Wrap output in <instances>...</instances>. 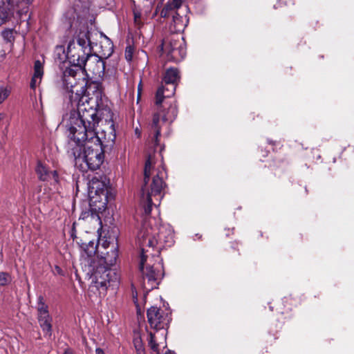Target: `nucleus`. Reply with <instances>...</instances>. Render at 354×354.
<instances>
[{"instance_id":"22","label":"nucleus","mask_w":354,"mask_h":354,"mask_svg":"<svg viewBox=\"0 0 354 354\" xmlns=\"http://www.w3.org/2000/svg\"><path fill=\"white\" fill-rule=\"evenodd\" d=\"M15 26L13 28H5L1 32V36L6 43L13 44L15 39Z\"/></svg>"},{"instance_id":"40","label":"nucleus","mask_w":354,"mask_h":354,"mask_svg":"<svg viewBox=\"0 0 354 354\" xmlns=\"http://www.w3.org/2000/svg\"><path fill=\"white\" fill-rule=\"evenodd\" d=\"M88 215V212H82L80 216V219H84Z\"/></svg>"},{"instance_id":"45","label":"nucleus","mask_w":354,"mask_h":354,"mask_svg":"<svg viewBox=\"0 0 354 354\" xmlns=\"http://www.w3.org/2000/svg\"><path fill=\"white\" fill-rule=\"evenodd\" d=\"M165 354H176V353L174 351H170V350H167Z\"/></svg>"},{"instance_id":"5","label":"nucleus","mask_w":354,"mask_h":354,"mask_svg":"<svg viewBox=\"0 0 354 354\" xmlns=\"http://www.w3.org/2000/svg\"><path fill=\"white\" fill-rule=\"evenodd\" d=\"M153 164L154 154L153 153L149 152L144 168V185L141 188L140 204L137 209L138 213L145 217V218L151 214L153 206H156L152 201L151 197L159 196L163 187L165 185L162 178L160 176L162 174V171H158L153 176L150 190L147 188V185L150 180L151 169Z\"/></svg>"},{"instance_id":"12","label":"nucleus","mask_w":354,"mask_h":354,"mask_svg":"<svg viewBox=\"0 0 354 354\" xmlns=\"http://www.w3.org/2000/svg\"><path fill=\"white\" fill-rule=\"evenodd\" d=\"M23 1L29 3L30 0H7V3L3 0L0 1V26L10 22L14 23L15 11L13 6Z\"/></svg>"},{"instance_id":"32","label":"nucleus","mask_w":354,"mask_h":354,"mask_svg":"<svg viewBox=\"0 0 354 354\" xmlns=\"http://www.w3.org/2000/svg\"><path fill=\"white\" fill-rule=\"evenodd\" d=\"M166 97V94L165 95V86L161 84L156 93V104L157 105H160L163 102L164 98Z\"/></svg>"},{"instance_id":"26","label":"nucleus","mask_w":354,"mask_h":354,"mask_svg":"<svg viewBox=\"0 0 354 354\" xmlns=\"http://www.w3.org/2000/svg\"><path fill=\"white\" fill-rule=\"evenodd\" d=\"M89 205L93 210L102 211L105 209L106 207H101L100 205L101 204L100 196L89 194Z\"/></svg>"},{"instance_id":"46","label":"nucleus","mask_w":354,"mask_h":354,"mask_svg":"<svg viewBox=\"0 0 354 354\" xmlns=\"http://www.w3.org/2000/svg\"><path fill=\"white\" fill-rule=\"evenodd\" d=\"M305 192H306V195H307L308 193V189L306 187H305Z\"/></svg>"},{"instance_id":"35","label":"nucleus","mask_w":354,"mask_h":354,"mask_svg":"<svg viewBox=\"0 0 354 354\" xmlns=\"http://www.w3.org/2000/svg\"><path fill=\"white\" fill-rule=\"evenodd\" d=\"M49 180H51L53 179L54 180L55 183H57L59 182V176H58V174H57V171L54 170V171H50V174H49Z\"/></svg>"},{"instance_id":"17","label":"nucleus","mask_w":354,"mask_h":354,"mask_svg":"<svg viewBox=\"0 0 354 354\" xmlns=\"http://www.w3.org/2000/svg\"><path fill=\"white\" fill-rule=\"evenodd\" d=\"M183 2L184 0H169L162 8L160 16L163 18H167L176 15V13H178L177 10L182 6Z\"/></svg>"},{"instance_id":"39","label":"nucleus","mask_w":354,"mask_h":354,"mask_svg":"<svg viewBox=\"0 0 354 354\" xmlns=\"http://www.w3.org/2000/svg\"><path fill=\"white\" fill-rule=\"evenodd\" d=\"M267 142H268V144H270L271 145H276L278 143L277 141L272 140L269 139V138L267 140Z\"/></svg>"},{"instance_id":"13","label":"nucleus","mask_w":354,"mask_h":354,"mask_svg":"<svg viewBox=\"0 0 354 354\" xmlns=\"http://www.w3.org/2000/svg\"><path fill=\"white\" fill-rule=\"evenodd\" d=\"M162 118L160 112L157 111L152 115L151 120L148 124V129L151 135H153L151 141L154 147L153 151H155L156 147L160 145L159 138L160 136Z\"/></svg>"},{"instance_id":"33","label":"nucleus","mask_w":354,"mask_h":354,"mask_svg":"<svg viewBox=\"0 0 354 354\" xmlns=\"http://www.w3.org/2000/svg\"><path fill=\"white\" fill-rule=\"evenodd\" d=\"M11 281V277L8 272H0V286H7Z\"/></svg>"},{"instance_id":"19","label":"nucleus","mask_w":354,"mask_h":354,"mask_svg":"<svg viewBox=\"0 0 354 354\" xmlns=\"http://www.w3.org/2000/svg\"><path fill=\"white\" fill-rule=\"evenodd\" d=\"M177 115L178 108L176 104H169L166 111H163L160 113L162 122H169V124H171L175 120Z\"/></svg>"},{"instance_id":"43","label":"nucleus","mask_w":354,"mask_h":354,"mask_svg":"<svg viewBox=\"0 0 354 354\" xmlns=\"http://www.w3.org/2000/svg\"><path fill=\"white\" fill-rule=\"evenodd\" d=\"M64 354H73L72 350L67 348L65 350Z\"/></svg>"},{"instance_id":"3","label":"nucleus","mask_w":354,"mask_h":354,"mask_svg":"<svg viewBox=\"0 0 354 354\" xmlns=\"http://www.w3.org/2000/svg\"><path fill=\"white\" fill-rule=\"evenodd\" d=\"M118 257L116 248L107 252L104 257L97 260H89L88 266H85V272L92 278V283L98 289L104 291L109 287H117L119 283L118 272L110 267L115 265Z\"/></svg>"},{"instance_id":"14","label":"nucleus","mask_w":354,"mask_h":354,"mask_svg":"<svg viewBox=\"0 0 354 354\" xmlns=\"http://www.w3.org/2000/svg\"><path fill=\"white\" fill-rule=\"evenodd\" d=\"M109 188L106 184L103 181H100L93 178L91 185L89 186V194L98 195L101 199V207H106L108 203Z\"/></svg>"},{"instance_id":"7","label":"nucleus","mask_w":354,"mask_h":354,"mask_svg":"<svg viewBox=\"0 0 354 354\" xmlns=\"http://www.w3.org/2000/svg\"><path fill=\"white\" fill-rule=\"evenodd\" d=\"M91 55V48H82L76 46L75 39H71L68 44L66 53V58L71 66L64 71L62 79L71 75L83 76L86 72V62Z\"/></svg>"},{"instance_id":"27","label":"nucleus","mask_w":354,"mask_h":354,"mask_svg":"<svg viewBox=\"0 0 354 354\" xmlns=\"http://www.w3.org/2000/svg\"><path fill=\"white\" fill-rule=\"evenodd\" d=\"M50 171H49L44 165L40 162L38 163L36 168V172L39 176V180L42 181L49 180Z\"/></svg>"},{"instance_id":"11","label":"nucleus","mask_w":354,"mask_h":354,"mask_svg":"<svg viewBox=\"0 0 354 354\" xmlns=\"http://www.w3.org/2000/svg\"><path fill=\"white\" fill-rule=\"evenodd\" d=\"M38 322L44 331L52 330V317L49 315L48 306L45 304L44 297L39 295L37 299Z\"/></svg>"},{"instance_id":"29","label":"nucleus","mask_w":354,"mask_h":354,"mask_svg":"<svg viewBox=\"0 0 354 354\" xmlns=\"http://www.w3.org/2000/svg\"><path fill=\"white\" fill-rule=\"evenodd\" d=\"M239 243L233 241L230 243V246L226 248V252L230 257H236L240 255L239 252Z\"/></svg>"},{"instance_id":"4","label":"nucleus","mask_w":354,"mask_h":354,"mask_svg":"<svg viewBox=\"0 0 354 354\" xmlns=\"http://www.w3.org/2000/svg\"><path fill=\"white\" fill-rule=\"evenodd\" d=\"M105 151L92 140L75 143L72 139L68 142V153L74 159L75 166L82 171H95L100 168L104 160Z\"/></svg>"},{"instance_id":"24","label":"nucleus","mask_w":354,"mask_h":354,"mask_svg":"<svg viewBox=\"0 0 354 354\" xmlns=\"http://www.w3.org/2000/svg\"><path fill=\"white\" fill-rule=\"evenodd\" d=\"M288 162L286 158L279 156H275L270 163L269 167L272 169H284L288 165Z\"/></svg>"},{"instance_id":"10","label":"nucleus","mask_w":354,"mask_h":354,"mask_svg":"<svg viewBox=\"0 0 354 354\" xmlns=\"http://www.w3.org/2000/svg\"><path fill=\"white\" fill-rule=\"evenodd\" d=\"M147 316L152 328L156 330H168L171 321V313L166 312L156 306H151L147 310Z\"/></svg>"},{"instance_id":"18","label":"nucleus","mask_w":354,"mask_h":354,"mask_svg":"<svg viewBox=\"0 0 354 354\" xmlns=\"http://www.w3.org/2000/svg\"><path fill=\"white\" fill-rule=\"evenodd\" d=\"M80 244V248L84 251V254L87 256V258L84 259V268H85V266H88V261L91 260H96L93 257L95 256L97 245L95 244L93 241H89L88 242H82L78 243ZM85 271V269L84 270Z\"/></svg>"},{"instance_id":"44","label":"nucleus","mask_w":354,"mask_h":354,"mask_svg":"<svg viewBox=\"0 0 354 354\" xmlns=\"http://www.w3.org/2000/svg\"><path fill=\"white\" fill-rule=\"evenodd\" d=\"M72 26H73V21L71 20V19H69V21H68V28H71Z\"/></svg>"},{"instance_id":"21","label":"nucleus","mask_w":354,"mask_h":354,"mask_svg":"<svg viewBox=\"0 0 354 354\" xmlns=\"http://www.w3.org/2000/svg\"><path fill=\"white\" fill-rule=\"evenodd\" d=\"M43 74V65L39 60H36L34 63V74L30 83V86L32 89H35L36 88L37 79H39L41 80Z\"/></svg>"},{"instance_id":"16","label":"nucleus","mask_w":354,"mask_h":354,"mask_svg":"<svg viewBox=\"0 0 354 354\" xmlns=\"http://www.w3.org/2000/svg\"><path fill=\"white\" fill-rule=\"evenodd\" d=\"M90 35V31L87 29L80 30L75 33L72 39H75L76 46H80L82 48H91L93 51Z\"/></svg>"},{"instance_id":"1","label":"nucleus","mask_w":354,"mask_h":354,"mask_svg":"<svg viewBox=\"0 0 354 354\" xmlns=\"http://www.w3.org/2000/svg\"><path fill=\"white\" fill-rule=\"evenodd\" d=\"M62 82L71 104H75L77 109V112L71 113L68 123L77 125L92 119L88 127L93 128L96 123L93 117L97 115L102 104V83L89 79L86 72L83 76L71 75L64 78Z\"/></svg>"},{"instance_id":"25","label":"nucleus","mask_w":354,"mask_h":354,"mask_svg":"<svg viewBox=\"0 0 354 354\" xmlns=\"http://www.w3.org/2000/svg\"><path fill=\"white\" fill-rule=\"evenodd\" d=\"M172 17V25L174 26V31L180 32L183 31L185 27L184 23V19L183 16H180L178 13L171 16Z\"/></svg>"},{"instance_id":"8","label":"nucleus","mask_w":354,"mask_h":354,"mask_svg":"<svg viewBox=\"0 0 354 354\" xmlns=\"http://www.w3.org/2000/svg\"><path fill=\"white\" fill-rule=\"evenodd\" d=\"M160 48L161 51L166 53L168 61L179 62L186 56L185 41L178 34L171 35L163 39Z\"/></svg>"},{"instance_id":"31","label":"nucleus","mask_w":354,"mask_h":354,"mask_svg":"<svg viewBox=\"0 0 354 354\" xmlns=\"http://www.w3.org/2000/svg\"><path fill=\"white\" fill-rule=\"evenodd\" d=\"M10 90L2 82H0V104L3 103L10 95Z\"/></svg>"},{"instance_id":"6","label":"nucleus","mask_w":354,"mask_h":354,"mask_svg":"<svg viewBox=\"0 0 354 354\" xmlns=\"http://www.w3.org/2000/svg\"><path fill=\"white\" fill-rule=\"evenodd\" d=\"M153 231L152 228L145 227V225L139 231L138 241L142 252H148V248L153 250L157 246V253L159 254L162 248H169L174 245V232L170 227L162 226L157 233Z\"/></svg>"},{"instance_id":"41","label":"nucleus","mask_w":354,"mask_h":354,"mask_svg":"<svg viewBox=\"0 0 354 354\" xmlns=\"http://www.w3.org/2000/svg\"><path fill=\"white\" fill-rule=\"evenodd\" d=\"M95 353H96V354H105L104 351L100 348H96Z\"/></svg>"},{"instance_id":"15","label":"nucleus","mask_w":354,"mask_h":354,"mask_svg":"<svg viewBox=\"0 0 354 354\" xmlns=\"http://www.w3.org/2000/svg\"><path fill=\"white\" fill-rule=\"evenodd\" d=\"M180 76L178 69L177 68L170 67L165 71L161 84L170 86L171 89H169V94H174L176 85L180 81Z\"/></svg>"},{"instance_id":"38","label":"nucleus","mask_w":354,"mask_h":354,"mask_svg":"<svg viewBox=\"0 0 354 354\" xmlns=\"http://www.w3.org/2000/svg\"><path fill=\"white\" fill-rule=\"evenodd\" d=\"M170 86H165V93H166L167 97L172 96L174 94H169Z\"/></svg>"},{"instance_id":"23","label":"nucleus","mask_w":354,"mask_h":354,"mask_svg":"<svg viewBox=\"0 0 354 354\" xmlns=\"http://www.w3.org/2000/svg\"><path fill=\"white\" fill-rule=\"evenodd\" d=\"M288 162L286 158L279 156H275L270 163L269 167L272 169H284L288 165Z\"/></svg>"},{"instance_id":"37","label":"nucleus","mask_w":354,"mask_h":354,"mask_svg":"<svg viewBox=\"0 0 354 354\" xmlns=\"http://www.w3.org/2000/svg\"><path fill=\"white\" fill-rule=\"evenodd\" d=\"M140 16L141 15L140 12H134V21L136 24H139Z\"/></svg>"},{"instance_id":"36","label":"nucleus","mask_w":354,"mask_h":354,"mask_svg":"<svg viewBox=\"0 0 354 354\" xmlns=\"http://www.w3.org/2000/svg\"><path fill=\"white\" fill-rule=\"evenodd\" d=\"M76 223L74 222L72 225V227H71V231H70V236L72 238V239L74 241L75 239H77V235H76Z\"/></svg>"},{"instance_id":"30","label":"nucleus","mask_w":354,"mask_h":354,"mask_svg":"<svg viewBox=\"0 0 354 354\" xmlns=\"http://www.w3.org/2000/svg\"><path fill=\"white\" fill-rule=\"evenodd\" d=\"M156 333H149V346L156 354H159V344L157 343Z\"/></svg>"},{"instance_id":"2","label":"nucleus","mask_w":354,"mask_h":354,"mask_svg":"<svg viewBox=\"0 0 354 354\" xmlns=\"http://www.w3.org/2000/svg\"><path fill=\"white\" fill-rule=\"evenodd\" d=\"M106 111H107L108 113L110 115V118L108 121L109 124H110L108 136H106L105 131L101 132V136H99L95 131V129L100 120V118L96 115L95 118H93V119L96 120V123L93 128L88 127V125L90 126L89 123H91V120L92 119L88 120V122L85 121V122H82V124H77V125L68 123V139H72L75 143H83L86 140H92L96 145L102 147V149L105 152L108 150H111L115 144L116 133L115 124L112 119L113 113H111L109 109H106Z\"/></svg>"},{"instance_id":"34","label":"nucleus","mask_w":354,"mask_h":354,"mask_svg":"<svg viewBox=\"0 0 354 354\" xmlns=\"http://www.w3.org/2000/svg\"><path fill=\"white\" fill-rule=\"evenodd\" d=\"M133 57V48L131 46H127L125 50V58L128 61H131Z\"/></svg>"},{"instance_id":"28","label":"nucleus","mask_w":354,"mask_h":354,"mask_svg":"<svg viewBox=\"0 0 354 354\" xmlns=\"http://www.w3.org/2000/svg\"><path fill=\"white\" fill-rule=\"evenodd\" d=\"M133 343L137 354H146L140 333H137V335L133 337Z\"/></svg>"},{"instance_id":"9","label":"nucleus","mask_w":354,"mask_h":354,"mask_svg":"<svg viewBox=\"0 0 354 354\" xmlns=\"http://www.w3.org/2000/svg\"><path fill=\"white\" fill-rule=\"evenodd\" d=\"M145 253L141 251L139 271L142 277L141 286L144 290L148 293L152 290L158 288L164 274L157 270V268H155L153 266H145L147 259V255Z\"/></svg>"},{"instance_id":"20","label":"nucleus","mask_w":354,"mask_h":354,"mask_svg":"<svg viewBox=\"0 0 354 354\" xmlns=\"http://www.w3.org/2000/svg\"><path fill=\"white\" fill-rule=\"evenodd\" d=\"M95 76L102 77L105 73V62L100 57L96 56L95 62L88 68Z\"/></svg>"},{"instance_id":"42","label":"nucleus","mask_w":354,"mask_h":354,"mask_svg":"<svg viewBox=\"0 0 354 354\" xmlns=\"http://www.w3.org/2000/svg\"><path fill=\"white\" fill-rule=\"evenodd\" d=\"M55 268L57 270V272H58V274L62 275V270L60 267H59L58 266H55Z\"/></svg>"}]
</instances>
